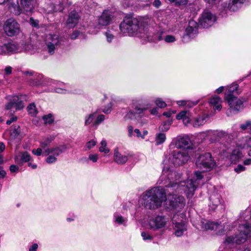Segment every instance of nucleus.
Segmentation results:
<instances>
[{
  "instance_id": "nucleus-61",
  "label": "nucleus",
  "mask_w": 251,
  "mask_h": 251,
  "mask_svg": "<svg viewBox=\"0 0 251 251\" xmlns=\"http://www.w3.org/2000/svg\"><path fill=\"white\" fill-rule=\"evenodd\" d=\"M79 34V31H74L71 36V38L73 40L75 39L78 36Z\"/></svg>"
},
{
  "instance_id": "nucleus-15",
  "label": "nucleus",
  "mask_w": 251,
  "mask_h": 251,
  "mask_svg": "<svg viewBox=\"0 0 251 251\" xmlns=\"http://www.w3.org/2000/svg\"><path fill=\"white\" fill-rule=\"evenodd\" d=\"M3 29L6 34L10 37L16 36L20 32L19 24L13 18H10L6 21Z\"/></svg>"
},
{
  "instance_id": "nucleus-48",
  "label": "nucleus",
  "mask_w": 251,
  "mask_h": 251,
  "mask_svg": "<svg viewBox=\"0 0 251 251\" xmlns=\"http://www.w3.org/2000/svg\"><path fill=\"white\" fill-rule=\"evenodd\" d=\"M154 102L156 105L161 108H164L167 105L165 102L161 98H156L154 100Z\"/></svg>"
},
{
  "instance_id": "nucleus-38",
  "label": "nucleus",
  "mask_w": 251,
  "mask_h": 251,
  "mask_svg": "<svg viewBox=\"0 0 251 251\" xmlns=\"http://www.w3.org/2000/svg\"><path fill=\"white\" fill-rule=\"evenodd\" d=\"M96 116L97 113L96 112L92 113L85 116L84 118L85 126H87L91 124H93V123L95 121L94 120L96 118Z\"/></svg>"
},
{
  "instance_id": "nucleus-46",
  "label": "nucleus",
  "mask_w": 251,
  "mask_h": 251,
  "mask_svg": "<svg viewBox=\"0 0 251 251\" xmlns=\"http://www.w3.org/2000/svg\"><path fill=\"white\" fill-rule=\"evenodd\" d=\"M240 128L243 130L250 129V133L251 134V121H247L245 123L240 125Z\"/></svg>"
},
{
  "instance_id": "nucleus-13",
  "label": "nucleus",
  "mask_w": 251,
  "mask_h": 251,
  "mask_svg": "<svg viewBox=\"0 0 251 251\" xmlns=\"http://www.w3.org/2000/svg\"><path fill=\"white\" fill-rule=\"evenodd\" d=\"M158 27H156V29H155L153 26V29L151 33V35L150 36V38L151 37V38L149 39V40L153 41L164 40L167 43H172L176 41V38L175 36L173 35H165L163 31L158 29Z\"/></svg>"
},
{
  "instance_id": "nucleus-64",
  "label": "nucleus",
  "mask_w": 251,
  "mask_h": 251,
  "mask_svg": "<svg viewBox=\"0 0 251 251\" xmlns=\"http://www.w3.org/2000/svg\"><path fill=\"white\" fill-rule=\"evenodd\" d=\"M12 68L10 66H7L6 67L5 69H4V71L5 72V74L6 75H9V74H11V73H12Z\"/></svg>"
},
{
  "instance_id": "nucleus-3",
  "label": "nucleus",
  "mask_w": 251,
  "mask_h": 251,
  "mask_svg": "<svg viewBox=\"0 0 251 251\" xmlns=\"http://www.w3.org/2000/svg\"><path fill=\"white\" fill-rule=\"evenodd\" d=\"M166 199V191L163 186L154 187L143 193L141 203L146 209L155 210L161 206Z\"/></svg>"
},
{
  "instance_id": "nucleus-45",
  "label": "nucleus",
  "mask_w": 251,
  "mask_h": 251,
  "mask_svg": "<svg viewBox=\"0 0 251 251\" xmlns=\"http://www.w3.org/2000/svg\"><path fill=\"white\" fill-rule=\"evenodd\" d=\"M96 117L97 118L93 123V126H95L101 124L105 120V116L104 115L100 114Z\"/></svg>"
},
{
  "instance_id": "nucleus-47",
  "label": "nucleus",
  "mask_w": 251,
  "mask_h": 251,
  "mask_svg": "<svg viewBox=\"0 0 251 251\" xmlns=\"http://www.w3.org/2000/svg\"><path fill=\"white\" fill-rule=\"evenodd\" d=\"M43 119L45 124L50 125L53 122V119L52 118V115L51 114H49L47 115H45L43 117Z\"/></svg>"
},
{
  "instance_id": "nucleus-53",
  "label": "nucleus",
  "mask_w": 251,
  "mask_h": 251,
  "mask_svg": "<svg viewBox=\"0 0 251 251\" xmlns=\"http://www.w3.org/2000/svg\"><path fill=\"white\" fill-rule=\"evenodd\" d=\"M112 102L108 103L102 109V112L105 114L110 113L112 110Z\"/></svg>"
},
{
  "instance_id": "nucleus-59",
  "label": "nucleus",
  "mask_w": 251,
  "mask_h": 251,
  "mask_svg": "<svg viewBox=\"0 0 251 251\" xmlns=\"http://www.w3.org/2000/svg\"><path fill=\"white\" fill-rule=\"evenodd\" d=\"M38 248V245L36 243L33 244L29 248V251H37Z\"/></svg>"
},
{
  "instance_id": "nucleus-37",
  "label": "nucleus",
  "mask_w": 251,
  "mask_h": 251,
  "mask_svg": "<svg viewBox=\"0 0 251 251\" xmlns=\"http://www.w3.org/2000/svg\"><path fill=\"white\" fill-rule=\"evenodd\" d=\"M127 220L126 217H123L121 215L115 213L113 216V222L118 225L126 226Z\"/></svg>"
},
{
  "instance_id": "nucleus-10",
  "label": "nucleus",
  "mask_w": 251,
  "mask_h": 251,
  "mask_svg": "<svg viewBox=\"0 0 251 251\" xmlns=\"http://www.w3.org/2000/svg\"><path fill=\"white\" fill-rule=\"evenodd\" d=\"M216 161L210 152L201 154L196 160L197 168L205 171H211L216 166Z\"/></svg>"
},
{
  "instance_id": "nucleus-11",
  "label": "nucleus",
  "mask_w": 251,
  "mask_h": 251,
  "mask_svg": "<svg viewBox=\"0 0 251 251\" xmlns=\"http://www.w3.org/2000/svg\"><path fill=\"white\" fill-rule=\"evenodd\" d=\"M246 0H229L228 3L224 2L219 7L220 15L226 17L228 15V12H235L238 10L242 6Z\"/></svg>"
},
{
  "instance_id": "nucleus-31",
  "label": "nucleus",
  "mask_w": 251,
  "mask_h": 251,
  "mask_svg": "<svg viewBox=\"0 0 251 251\" xmlns=\"http://www.w3.org/2000/svg\"><path fill=\"white\" fill-rule=\"evenodd\" d=\"M209 207L212 210H215L216 207L221 203V197L217 193H213L209 197Z\"/></svg>"
},
{
  "instance_id": "nucleus-12",
  "label": "nucleus",
  "mask_w": 251,
  "mask_h": 251,
  "mask_svg": "<svg viewBox=\"0 0 251 251\" xmlns=\"http://www.w3.org/2000/svg\"><path fill=\"white\" fill-rule=\"evenodd\" d=\"M190 154L191 151L188 150L176 151L170 160L175 166L182 165L190 159Z\"/></svg>"
},
{
  "instance_id": "nucleus-4",
  "label": "nucleus",
  "mask_w": 251,
  "mask_h": 251,
  "mask_svg": "<svg viewBox=\"0 0 251 251\" xmlns=\"http://www.w3.org/2000/svg\"><path fill=\"white\" fill-rule=\"evenodd\" d=\"M54 139L55 136L50 135L43 139L40 142V146L43 150V155H48L46 162L49 164L55 163L57 161V157L68 149L65 145L49 148V146Z\"/></svg>"
},
{
  "instance_id": "nucleus-21",
  "label": "nucleus",
  "mask_w": 251,
  "mask_h": 251,
  "mask_svg": "<svg viewBox=\"0 0 251 251\" xmlns=\"http://www.w3.org/2000/svg\"><path fill=\"white\" fill-rule=\"evenodd\" d=\"M225 100L228 104L229 109L231 112L237 113L243 107L242 100L236 96L230 97L229 96Z\"/></svg>"
},
{
  "instance_id": "nucleus-23",
  "label": "nucleus",
  "mask_w": 251,
  "mask_h": 251,
  "mask_svg": "<svg viewBox=\"0 0 251 251\" xmlns=\"http://www.w3.org/2000/svg\"><path fill=\"white\" fill-rule=\"evenodd\" d=\"M49 85L53 87V91L57 93L66 94L70 93L68 86L62 82L49 79Z\"/></svg>"
},
{
  "instance_id": "nucleus-51",
  "label": "nucleus",
  "mask_w": 251,
  "mask_h": 251,
  "mask_svg": "<svg viewBox=\"0 0 251 251\" xmlns=\"http://www.w3.org/2000/svg\"><path fill=\"white\" fill-rule=\"evenodd\" d=\"M31 159V157L30 154L27 152H24L22 153L21 156V159L24 162H28Z\"/></svg>"
},
{
  "instance_id": "nucleus-63",
  "label": "nucleus",
  "mask_w": 251,
  "mask_h": 251,
  "mask_svg": "<svg viewBox=\"0 0 251 251\" xmlns=\"http://www.w3.org/2000/svg\"><path fill=\"white\" fill-rule=\"evenodd\" d=\"M133 127L131 126H128V135L129 137H131L133 135Z\"/></svg>"
},
{
  "instance_id": "nucleus-25",
  "label": "nucleus",
  "mask_w": 251,
  "mask_h": 251,
  "mask_svg": "<svg viewBox=\"0 0 251 251\" xmlns=\"http://www.w3.org/2000/svg\"><path fill=\"white\" fill-rule=\"evenodd\" d=\"M113 159L117 164H124L128 159V154L126 152L123 153L121 149L116 147L114 151Z\"/></svg>"
},
{
  "instance_id": "nucleus-57",
  "label": "nucleus",
  "mask_w": 251,
  "mask_h": 251,
  "mask_svg": "<svg viewBox=\"0 0 251 251\" xmlns=\"http://www.w3.org/2000/svg\"><path fill=\"white\" fill-rule=\"evenodd\" d=\"M30 23L32 26L34 27H37L39 24V21L38 20H34L33 18H30Z\"/></svg>"
},
{
  "instance_id": "nucleus-5",
  "label": "nucleus",
  "mask_w": 251,
  "mask_h": 251,
  "mask_svg": "<svg viewBox=\"0 0 251 251\" xmlns=\"http://www.w3.org/2000/svg\"><path fill=\"white\" fill-rule=\"evenodd\" d=\"M237 222L238 234L235 236L227 237L226 242L227 244L235 243L236 244H241L246 241L251 242V226H249L246 222L242 224Z\"/></svg>"
},
{
  "instance_id": "nucleus-62",
  "label": "nucleus",
  "mask_w": 251,
  "mask_h": 251,
  "mask_svg": "<svg viewBox=\"0 0 251 251\" xmlns=\"http://www.w3.org/2000/svg\"><path fill=\"white\" fill-rule=\"evenodd\" d=\"M17 119V118L16 117H12L10 118V119L7 120L6 123L7 125H10L13 122H15Z\"/></svg>"
},
{
  "instance_id": "nucleus-55",
  "label": "nucleus",
  "mask_w": 251,
  "mask_h": 251,
  "mask_svg": "<svg viewBox=\"0 0 251 251\" xmlns=\"http://www.w3.org/2000/svg\"><path fill=\"white\" fill-rule=\"evenodd\" d=\"M43 149L40 147V148H38L37 149H34L32 150V152L33 154L37 155V156H40L42 154L43 155Z\"/></svg>"
},
{
  "instance_id": "nucleus-40",
  "label": "nucleus",
  "mask_w": 251,
  "mask_h": 251,
  "mask_svg": "<svg viewBox=\"0 0 251 251\" xmlns=\"http://www.w3.org/2000/svg\"><path fill=\"white\" fill-rule=\"evenodd\" d=\"M166 135L164 133H159L156 135L155 142L157 145L163 143L166 140Z\"/></svg>"
},
{
  "instance_id": "nucleus-28",
  "label": "nucleus",
  "mask_w": 251,
  "mask_h": 251,
  "mask_svg": "<svg viewBox=\"0 0 251 251\" xmlns=\"http://www.w3.org/2000/svg\"><path fill=\"white\" fill-rule=\"evenodd\" d=\"M18 46L13 43H8L3 45H0V54L14 53L18 51Z\"/></svg>"
},
{
  "instance_id": "nucleus-8",
  "label": "nucleus",
  "mask_w": 251,
  "mask_h": 251,
  "mask_svg": "<svg viewBox=\"0 0 251 251\" xmlns=\"http://www.w3.org/2000/svg\"><path fill=\"white\" fill-rule=\"evenodd\" d=\"M238 222H235L233 225L226 224L222 225L218 223L212 222H201V228L203 230H211L216 232V234L219 235H224L227 233L226 231L231 230V228L237 226Z\"/></svg>"
},
{
  "instance_id": "nucleus-36",
  "label": "nucleus",
  "mask_w": 251,
  "mask_h": 251,
  "mask_svg": "<svg viewBox=\"0 0 251 251\" xmlns=\"http://www.w3.org/2000/svg\"><path fill=\"white\" fill-rule=\"evenodd\" d=\"M206 122V116L204 115L199 116L194 118L192 121V125L194 127H199L204 124Z\"/></svg>"
},
{
  "instance_id": "nucleus-22",
  "label": "nucleus",
  "mask_w": 251,
  "mask_h": 251,
  "mask_svg": "<svg viewBox=\"0 0 251 251\" xmlns=\"http://www.w3.org/2000/svg\"><path fill=\"white\" fill-rule=\"evenodd\" d=\"M236 145V147L240 149L248 148L251 147V136H247L240 138L238 142L235 143L234 142L230 141V142H227V144H225L226 148L227 149L231 147H234Z\"/></svg>"
},
{
  "instance_id": "nucleus-49",
  "label": "nucleus",
  "mask_w": 251,
  "mask_h": 251,
  "mask_svg": "<svg viewBox=\"0 0 251 251\" xmlns=\"http://www.w3.org/2000/svg\"><path fill=\"white\" fill-rule=\"evenodd\" d=\"M96 145V141L94 139H92V140L88 141L86 144L85 151H86L91 150L94 146H95Z\"/></svg>"
},
{
  "instance_id": "nucleus-33",
  "label": "nucleus",
  "mask_w": 251,
  "mask_h": 251,
  "mask_svg": "<svg viewBox=\"0 0 251 251\" xmlns=\"http://www.w3.org/2000/svg\"><path fill=\"white\" fill-rule=\"evenodd\" d=\"M177 120H182L184 124L187 126L189 124H192V121L190 119V113L187 111H182L179 112L176 116Z\"/></svg>"
},
{
  "instance_id": "nucleus-60",
  "label": "nucleus",
  "mask_w": 251,
  "mask_h": 251,
  "mask_svg": "<svg viewBox=\"0 0 251 251\" xmlns=\"http://www.w3.org/2000/svg\"><path fill=\"white\" fill-rule=\"evenodd\" d=\"M152 5L155 8H158L161 6V2L160 0H154L152 3Z\"/></svg>"
},
{
  "instance_id": "nucleus-27",
  "label": "nucleus",
  "mask_w": 251,
  "mask_h": 251,
  "mask_svg": "<svg viewBox=\"0 0 251 251\" xmlns=\"http://www.w3.org/2000/svg\"><path fill=\"white\" fill-rule=\"evenodd\" d=\"M68 0H53L50 5L48 12H62L67 4Z\"/></svg>"
},
{
  "instance_id": "nucleus-56",
  "label": "nucleus",
  "mask_w": 251,
  "mask_h": 251,
  "mask_svg": "<svg viewBox=\"0 0 251 251\" xmlns=\"http://www.w3.org/2000/svg\"><path fill=\"white\" fill-rule=\"evenodd\" d=\"M88 159L93 163H95L99 159V155L98 154H90L89 155Z\"/></svg>"
},
{
  "instance_id": "nucleus-43",
  "label": "nucleus",
  "mask_w": 251,
  "mask_h": 251,
  "mask_svg": "<svg viewBox=\"0 0 251 251\" xmlns=\"http://www.w3.org/2000/svg\"><path fill=\"white\" fill-rule=\"evenodd\" d=\"M20 133V128L19 126H15L13 127L10 131V135L11 138H15Z\"/></svg>"
},
{
  "instance_id": "nucleus-19",
  "label": "nucleus",
  "mask_w": 251,
  "mask_h": 251,
  "mask_svg": "<svg viewBox=\"0 0 251 251\" xmlns=\"http://www.w3.org/2000/svg\"><path fill=\"white\" fill-rule=\"evenodd\" d=\"M7 99L8 102L5 105V108L7 110L12 111V109L19 110L24 107L23 101L17 96H9L7 97ZM13 112H14L15 111L13 110Z\"/></svg>"
},
{
  "instance_id": "nucleus-52",
  "label": "nucleus",
  "mask_w": 251,
  "mask_h": 251,
  "mask_svg": "<svg viewBox=\"0 0 251 251\" xmlns=\"http://www.w3.org/2000/svg\"><path fill=\"white\" fill-rule=\"evenodd\" d=\"M171 2L178 5H184L187 4L188 0H169Z\"/></svg>"
},
{
  "instance_id": "nucleus-16",
  "label": "nucleus",
  "mask_w": 251,
  "mask_h": 251,
  "mask_svg": "<svg viewBox=\"0 0 251 251\" xmlns=\"http://www.w3.org/2000/svg\"><path fill=\"white\" fill-rule=\"evenodd\" d=\"M114 16L113 13L108 10H105L103 11L101 15L98 19L97 25L96 27V30L90 31L91 34H96L98 32L99 29L102 27L109 25Z\"/></svg>"
},
{
  "instance_id": "nucleus-17",
  "label": "nucleus",
  "mask_w": 251,
  "mask_h": 251,
  "mask_svg": "<svg viewBox=\"0 0 251 251\" xmlns=\"http://www.w3.org/2000/svg\"><path fill=\"white\" fill-rule=\"evenodd\" d=\"M25 74L27 79L30 81L31 84L35 85H49V78H45L43 75L34 72H25Z\"/></svg>"
},
{
  "instance_id": "nucleus-35",
  "label": "nucleus",
  "mask_w": 251,
  "mask_h": 251,
  "mask_svg": "<svg viewBox=\"0 0 251 251\" xmlns=\"http://www.w3.org/2000/svg\"><path fill=\"white\" fill-rule=\"evenodd\" d=\"M222 99L218 96H213L209 100V103L213 106L214 109L221 110L222 109Z\"/></svg>"
},
{
  "instance_id": "nucleus-58",
  "label": "nucleus",
  "mask_w": 251,
  "mask_h": 251,
  "mask_svg": "<svg viewBox=\"0 0 251 251\" xmlns=\"http://www.w3.org/2000/svg\"><path fill=\"white\" fill-rule=\"evenodd\" d=\"M19 169V167L15 165H11L10 166V170L11 173H17Z\"/></svg>"
},
{
  "instance_id": "nucleus-26",
  "label": "nucleus",
  "mask_w": 251,
  "mask_h": 251,
  "mask_svg": "<svg viewBox=\"0 0 251 251\" xmlns=\"http://www.w3.org/2000/svg\"><path fill=\"white\" fill-rule=\"evenodd\" d=\"M176 215H174L172 219V224L174 225L173 228L175 230L174 234L177 237L183 235L184 232L187 230V226L184 222H177L176 221Z\"/></svg>"
},
{
  "instance_id": "nucleus-29",
  "label": "nucleus",
  "mask_w": 251,
  "mask_h": 251,
  "mask_svg": "<svg viewBox=\"0 0 251 251\" xmlns=\"http://www.w3.org/2000/svg\"><path fill=\"white\" fill-rule=\"evenodd\" d=\"M198 24L194 20L189 21L188 25L185 29V36L193 38L198 33Z\"/></svg>"
},
{
  "instance_id": "nucleus-50",
  "label": "nucleus",
  "mask_w": 251,
  "mask_h": 251,
  "mask_svg": "<svg viewBox=\"0 0 251 251\" xmlns=\"http://www.w3.org/2000/svg\"><path fill=\"white\" fill-rule=\"evenodd\" d=\"M105 35L106 36L107 41L108 43H111L114 39V36L113 34L112 33L111 31L109 30H108L106 32H105Z\"/></svg>"
},
{
  "instance_id": "nucleus-1",
  "label": "nucleus",
  "mask_w": 251,
  "mask_h": 251,
  "mask_svg": "<svg viewBox=\"0 0 251 251\" xmlns=\"http://www.w3.org/2000/svg\"><path fill=\"white\" fill-rule=\"evenodd\" d=\"M180 175L176 171L170 168H164L159 180L162 182L159 183L162 184L165 187L172 188L176 191H183L188 198H192L197 188L203 183V176L201 172L199 171L195 172L193 176L185 181H180Z\"/></svg>"
},
{
  "instance_id": "nucleus-39",
  "label": "nucleus",
  "mask_w": 251,
  "mask_h": 251,
  "mask_svg": "<svg viewBox=\"0 0 251 251\" xmlns=\"http://www.w3.org/2000/svg\"><path fill=\"white\" fill-rule=\"evenodd\" d=\"M172 123L173 121L172 120L163 122L159 127V130L163 132L167 131L170 129V126Z\"/></svg>"
},
{
  "instance_id": "nucleus-2",
  "label": "nucleus",
  "mask_w": 251,
  "mask_h": 251,
  "mask_svg": "<svg viewBox=\"0 0 251 251\" xmlns=\"http://www.w3.org/2000/svg\"><path fill=\"white\" fill-rule=\"evenodd\" d=\"M155 24L153 20L145 18H126L120 25L121 31L130 36L149 39Z\"/></svg>"
},
{
  "instance_id": "nucleus-42",
  "label": "nucleus",
  "mask_w": 251,
  "mask_h": 251,
  "mask_svg": "<svg viewBox=\"0 0 251 251\" xmlns=\"http://www.w3.org/2000/svg\"><path fill=\"white\" fill-rule=\"evenodd\" d=\"M141 235L145 241H151L153 239V236L149 231H143Z\"/></svg>"
},
{
  "instance_id": "nucleus-41",
  "label": "nucleus",
  "mask_w": 251,
  "mask_h": 251,
  "mask_svg": "<svg viewBox=\"0 0 251 251\" xmlns=\"http://www.w3.org/2000/svg\"><path fill=\"white\" fill-rule=\"evenodd\" d=\"M99 151L101 152L107 154L109 152L110 150L107 147L106 141L103 140L100 142V146L99 148Z\"/></svg>"
},
{
  "instance_id": "nucleus-6",
  "label": "nucleus",
  "mask_w": 251,
  "mask_h": 251,
  "mask_svg": "<svg viewBox=\"0 0 251 251\" xmlns=\"http://www.w3.org/2000/svg\"><path fill=\"white\" fill-rule=\"evenodd\" d=\"M67 41V39L64 36L57 34H47L45 38L46 50L49 54L52 55L59 48L63 47Z\"/></svg>"
},
{
  "instance_id": "nucleus-24",
  "label": "nucleus",
  "mask_w": 251,
  "mask_h": 251,
  "mask_svg": "<svg viewBox=\"0 0 251 251\" xmlns=\"http://www.w3.org/2000/svg\"><path fill=\"white\" fill-rule=\"evenodd\" d=\"M203 136H210V141L211 142H216L219 141L220 139L227 136L228 139H230V136L226 134V133L223 131L219 130H208L205 132L201 133Z\"/></svg>"
},
{
  "instance_id": "nucleus-7",
  "label": "nucleus",
  "mask_w": 251,
  "mask_h": 251,
  "mask_svg": "<svg viewBox=\"0 0 251 251\" xmlns=\"http://www.w3.org/2000/svg\"><path fill=\"white\" fill-rule=\"evenodd\" d=\"M10 4V8L13 9L12 11L16 15H20L24 12L31 13L33 12L36 2L35 0H20V4L18 0H8Z\"/></svg>"
},
{
  "instance_id": "nucleus-34",
  "label": "nucleus",
  "mask_w": 251,
  "mask_h": 251,
  "mask_svg": "<svg viewBox=\"0 0 251 251\" xmlns=\"http://www.w3.org/2000/svg\"><path fill=\"white\" fill-rule=\"evenodd\" d=\"M238 85L233 83L227 87L225 93V99L228 98V96L230 97L236 96V95L239 94L238 90Z\"/></svg>"
},
{
  "instance_id": "nucleus-9",
  "label": "nucleus",
  "mask_w": 251,
  "mask_h": 251,
  "mask_svg": "<svg viewBox=\"0 0 251 251\" xmlns=\"http://www.w3.org/2000/svg\"><path fill=\"white\" fill-rule=\"evenodd\" d=\"M169 222V218L163 215H154L149 217L147 220V226L152 231H157L165 228Z\"/></svg>"
},
{
  "instance_id": "nucleus-18",
  "label": "nucleus",
  "mask_w": 251,
  "mask_h": 251,
  "mask_svg": "<svg viewBox=\"0 0 251 251\" xmlns=\"http://www.w3.org/2000/svg\"><path fill=\"white\" fill-rule=\"evenodd\" d=\"M168 205L171 210L179 211L185 205V201L184 197L182 196L173 194L168 197Z\"/></svg>"
},
{
  "instance_id": "nucleus-44",
  "label": "nucleus",
  "mask_w": 251,
  "mask_h": 251,
  "mask_svg": "<svg viewBox=\"0 0 251 251\" xmlns=\"http://www.w3.org/2000/svg\"><path fill=\"white\" fill-rule=\"evenodd\" d=\"M27 110L28 113L32 116H35L37 113L36 106L33 103L30 104L27 107Z\"/></svg>"
},
{
  "instance_id": "nucleus-30",
  "label": "nucleus",
  "mask_w": 251,
  "mask_h": 251,
  "mask_svg": "<svg viewBox=\"0 0 251 251\" xmlns=\"http://www.w3.org/2000/svg\"><path fill=\"white\" fill-rule=\"evenodd\" d=\"M79 16L75 11H72L69 15L66 22V25L68 28H74L78 23Z\"/></svg>"
},
{
  "instance_id": "nucleus-20",
  "label": "nucleus",
  "mask_w": 251,
  "mask_h": 251,
  "mask_svg": "<svg viewBox=\"0 0 251 251\" xmlns=\"http://www.w3.org/2000/svg\"><path fill=\"white\" fill-rule=\"evenodd\" d=\"M173 143L177 149H184L183 150H188L191 149V142L188 136H178L174 138Z\"/></svg>"
},
{
  "instance_id": "nucleus-54",
  "label": "nucleus",
  "mask_w": 251,
  "mask_h": 251,
  "mask_svg": "<svg viewBox=\"0 0 251 251\" xmlns=\"http://www.w3.org/2000/svg\"><path fill=\"white\" fill-rule=\"evenodd\" d=\"M234 171L239 174L242 172H244L246 170V167H244L243 165L238 164L234 169Z\"/></svg>"
},
{
  "instance_id": "nucleus-14",
  "label": "nucleus",
  "mask_w": 251,
  "mask_h": 251,
  "mask_svg": "<svg viewBox=\"0 0 251 251\" xmlns=\"http://www.w3.org/2000/svg\"><path fill=\"white\" fill-rule=\"evenodd\" d=\"M216 21V16L209 10H204L199 19V24L203 28L212 26Z\"/></svg>"
},
{
  "instance_id": "nucleus-32",
  "label": "nucleus",
  "mask_w": 251,
  "mask_h": 251,
  "mask_svg": "<svg viewBox=\"0 0 251 251\" xmlns=\"http://www.w3.org/2000/svg\"><path fill=\"white\" fill-rule=\"evenodd\" d=\"M243 157L242 151L239 148L233 150L230 155V160L231 163L236 164Z\"/></svg>"
}]
</instances>
